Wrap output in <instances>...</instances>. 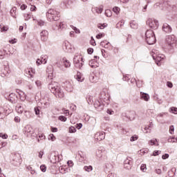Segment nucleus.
<instances>
[{
  "instance_id": "obj_1",
  "label": "nucleus",
  "mask_w": 177,
  "mask_h": 177,
  "mask_svg": "<svg viewBox=\"0 0 177 177\" xmlns=\"http://www.w3.org/2000/svg\"><path fill=\"white\" fill-rule=\"evenodd\" d=\"M48 89L55 95V96H56V97H59V99L64 97V92H63V90L60 88L59 83L52 82L48 84Z\"/></svg>"
},
{
  "instance_id": "obj_2",
  "label": "nucleus",
  "mask_w": 177,
  "mask_h": 177,
  "mask_svg": "<svg viewBox=\"0 0 177 177\" xmlns=\"http://www.w3.org/2000/svg\"><path fill=\"white\" fill-rule=\"evenodd\" d=\"M165 42L169 50H174L177 44L176 37L174 35H167L165 39Z\"/></svg>"
},
{
  "instance_id": "obj_3",
  "label": "nucleus",
  "mask_w": 177,
  "mask_h": 177,
  "mask_svg": "<svg viewBox=\"0 0 177 177\" xmlns=\"http://www.w3.org/2000/svg\"><path fill=\"white\" fill-rule=\"evenodd\" d=\"M46 17L50 21H52V20L57 21L59 17H60V13L54 9H49L46 12Z\"/></svg>"
},
{
  "instance_id": "obj_4",
  "label": "nucleus",
  "mask_w": 177,
  "mask_h": 177,
  "mask_svg": "<svg viewBox=\"0 0 177 177\" xmlns=\"http://www.w3.org/2000/svg\"><path fill=\"white\" fill-rule=\"evenodd\" d=\"M145 39L148 45H154L156 44V35L151 30H148L145 32Z\"/></svg>"
},
{
  "instance_id": "obj_5",
  "label": "nucleus",
  "mask_w": 177,
  "mask_h": 177,
  "mask_svg": "<svg viewBox=\"0 0 177 177\" xmlns=\"http://www.w3.org/2000/svg\"><path fill=\"white\" fill-rule=\"evenodd\" d=\"M152 57L153 60H155L156 64L158 66H161V64H160V62H162L164 59H165V55L162 54H159L158 51L153 50L151 53Z\"/></svg>"
},
{
  "instance_id": "obj_6",
  "label": "nucleus",
  "mask_w": 177,
  "mask_h": 177,
  "mask_svg": "<svg viewBox=\"0 0 177 177\" xmlns=\"http://www.w3.org/2000/svg\"><path fill=\"white\" fill-rule=\"evenodd\" d=\"M84 59L80 55H76L73 58V63L77 68H81L84 66Z\"/></svg>"
},
{
  "instance_id": "obj_7",
  "label": "nucleus",
  "mask_w": 177,
  "mask_h": 177,
  "mask_svg": "<svg viewBox=\"0 0 177 177\" xmlns=\"http://www.w3.org/2000/svg\"><path fill=\"white\" fill-rule=\"evenodd\" d=\"M147 24L150 27V28H152V30H157L158 28V21L153 19H149L147 21Z\"/></svg>"
},
{
  "instance_id": "obj_8",
  "label": "nucleus",
  "mask_w": 177,
  "mask_h": 177,
  "mask_svg": "<svg viewBox=\"0 0 177 177\" xmlns=\"http://www.w3.org/2000/svg\"><path fill=\"white\" fill-rule=\"evenodd\" d=\"M12 164L15 167H20V165L21 164V156H20L19 154H15Z\"/></svg>"
},
{
  "instance_id": "obj_9",
  "label": "nucleus",
  "mask_w": 177,
  "mask_h": 177,
  "mask_svg": "<svg viewBox=\"0 0 177 177\" xmlns=\"http://www.w3.org/2000/svg\"><path fill=\"white\" fill-rule=\"evenodd\" d=\"M124 167L126 169L132 168V158H127L124 162Z\"/></svg>"
},
{
  "instance_id": "obj_10",
  "label": "nucleus",
  "mask_w": 177,
  "mask_h": 177,
  "mask_svg": "<svg viewBox=\"0 0 177 177\" xmlns=\"http://www.w3.org/2000/svg\"><path fill=\"white\" fill-rule=\"evenodd\" d=\"M48 35H49V32H48V30H42L40 32L41 40L43 41V42L48 41Z\"/></svg>"
},
{
  "instance_id": "obj_11",
  "label": "nucleus",
  "mask_w": 177,
  "mask_h": 177,
  "mask_svg": "<svg viewBox=\"0 0 177 177\" xmlns=\"http://www.w3.org/2000/svg\"><path fill=\"white\" fill-rule=\"evenodd\" d=\"M104 138H106V134L103 132H97L95 135V139H97L99 142H100V140H103Z\"/></svg>"
},
{
  "instance_id": "obj_12",
  "label": "nucleus",
  "mask_w": 177,
  "mask_h": 177,
  "mask_svg": "<svg viewBox=\"0 0 177 177\" xmlns=\"http://www.w3.org/2000/svg\"><path fill=\"white\" fill-rule=\"evenodd\" d=\"M162 31L169 34V32H172V28L168 24L165 23L162 26Z\"/></svg>"
},
{
  "instance_id": "obj_13",
  "label": "nucleus",
  "mask_w": 177,
  "mask_h": 177,
  "mask_svg": "<svg viewBox=\"0 0 177 177\" xmlns=\"http://www.w3.org/2000/svg\"><path fill=\"white\" fill-rule=\"evenodd\" d=\"M24 132L26 135H32V127L26 125L24 129Z\"/></svg>"
},
{
  "instance_id": "obj_14",
  "label": "nucleus",
  "mask_w": 177,
  "mask_h": 177,
  "mask_svg": "<svg viewBox=\"0 0 177 177\" xmlns=\"http://www.w3.org/2000/svg\"><path fill=\"white\" fill-rule=\"evenodd\" d=\"M88 64L90 66H91L92 68H96L97 67H99V63H97V62L95 59L90 60Z\"/></svg>"
},
{
  "instance_id": "obj_15",
  "label": "nucleus",
  "mask_w": 177,
  "mask_h": 177,
  "mask_svg": "<svg viewBox=\"0 0 177 177\" xmlns=\"http://www.w3.org/2000/svg\"><path fill=\"white\" fill-rule=\"evenodd\" d=\"M140 95L141 99H142V100H145V102H149V100H150V95H149V94L141 92Z\"/></svg>"
},
{
  "instance_id": "obj_16",
  "label": "nucleus",
  "mask_w": 177,
  "mask_h": 177,
  "mask_svg": "<svg viewBox=\"0 0 177 177\" xmlns=\"http://www.w3.org/2000/svg\"><path fill=\"white\" fill-rule=\"evenodd\" d=\"M15 110L19 114H23V111H24V108H23L21 105L18 104L16 106Z\"/></svg>"
},
{
  "instance_id": "obj_17",
  "label": "nucleus",
  "mask_w": 177,
  "mask_h": 177,
  "mask_svg": "<svg viewBox=\"0 0 177 177\" xmlns=\"http://www.w3.org/2000/svg\"><path fill=\"white\" fill-rule=\"evenodd\" d=\"M95 156L97 160H100L103 157V152L100 149H97L95 152Z\"/></svg>"
},
{
  "instance_id": "obj_18",
  "label": "nucleus",
  "mask_w": 177,
  "mask_h": 177,
  "mask_svg": "<svg viewBox=\"0 0 177 177\" xmlns=\"http://www.w3.org/2000/svg\"><path fill=\"white\" fill-rule=\"evenodd\" d=\"M149 146H158L159 144H158V141L157 140V139H152V140H150L149 141Z\"/></svg>"
},
{
  "instance_id": "obj_19",
  "label": "nucleus",
  "mask_w": 177,
  "mask_h": 177,
  "mask_svg": "<svg viewBox=\"0 0 177 177\" xmlns=\"http://www.w3.org/2000/svg\"><path fill=\"white\" fill-rule=\"evenodd\" d=\"M66 89L68 92H73V85L70 82H66Z\"/></svg>"
},
{
  "instance_id": "obj_20",
  "label": "nucleus",
  "mask_w": 177,
  "mask_h": 177,
  "mask_svg": "<svg viewBox=\"0 0 177 177\" xmlns=\"http://www.w3.org/2000/svg\"><path fill=\"white\" fill-rule=\"evenodd\" d=\"M17 10V8L16 7H13L10 12L12 17H14V19H16V11Z\"/></svg>"
},
{
  "instance_id": "obj_21",
  "label": "nucleus",
  "mask_w": 177,
  "mask_h": 177,
  "mask_svg": "<svg viewBox=\"0 0 177 177\" xmlns=\"http://www.w3.org/2000/svg\"><path fill=\"white\" fill-rule=\"evenodd\" d=\"M40 60L41 61V64H46L48 60V55H41Z\"/></svg>"
},
{
  "instance_id": "obj_22",
  "label": "nucleus",
  "mask_w": 177,
  "mask_h": 177,
  "mask_svg": "<svg viewBox=\"0 0 177 177\" xmlns=\"http://www.w3.org/2000/svg\"><path fill=\"white\" fill-rule=\"evenodd\" d=\"M20 99L21 100H22V102H24V100H26V93H24V92L23 91H19L18 92Z\"/></svg>"
},
{
  "instance_id": "obj_23",
  "label": "nucleus",
  "mask_w": 177,
  "mask_h": 177,
  "mask_svg": "<svg viewBox=\"0 0 177 177\" xmlns=\"http://www.w3.org/2000/svg\"><path fill=\"white\" fill-rule=\"evenodd\" d=\"M35 73V71L32 68H30V69H27L26 71V73L28 75H30V77H32L33 74Z\"/></svg>"
},
{
  "instance_id": "obj_24",
  "label": "nucleus",
  "mask_w": 177,
  "mask_h": 177,
  "mask_svg": "<svg viewBox=\"0 0 177 177\" xmlns=\"http://www.w3.org/2000/svg\"><path fill=\"white\" fill-rule=\"evenodd\" d=\"M63 62H64V66L66 67V68H68V67L71 66V64H70V62L64 58L63 59Z\"/></svg>"
},
{
  "instance_id": "obj_25",
  "label": "nucleus",
  "mask_w": 177,
  "mask_h": 177,
  "mask_svg": "<svg viewBox=\"0 0 177 177\" xmlns=\"http://www.w3.org/2000/svg\"><path fill=\"white\" fill-rule=\"evenodd\" d=\"M76 80L79 82H82V81H84V78H83L82 75H81V73H77V74Z\"/></svg>"
},
{
  "instance_id": "obj_26",
  "label": "nucleus",
  "mask_w": 177,
  "mask_h": 177,
  "mask_svg": "<svg viewBox=\"0 0 177 177\" xmlns=\"http://www.w3.org/2000/svg\"><path fill=\"white\" fill-rule=\"evenodd\" d=\"M95 10L96 13L100 14L103 12V6H100L99 8H95Z\"/></svg>"
},
{
  "instance_id": "obj_27",
  "label": "nucleus",
  "mask_w": 177,
  "mask_h": 177,
  "mask_svg": "<svg viewBox=\"0 0 177 177\" xmlns=\"http://www.w3.org/2000/svg\"><path fill=\"white\" fill-rule=\"evenodd\" d=\"M130 26L134 29L138 28V23H136L135 21H133L130 23Z\"/></svg>"
},
{
  "instance_id": "obj_28",
  "label": "nucleus",
  "mask_w": 177,
  "mask_h": 177,
  "mask_svg": "<svg viewBox=\"0 0 177 177\" xmlns=\"http://www.w3.org/2000/svg\"><path fill=\"white\" fill-rule=\"evenodd\" d=\"M167 141L169 142V143H176L177 138L169 137Z\"/></svg>"
},
{
  "instance_id": "obj_29",
  "label": "nucleus",
  "mask_w": 177,
  "mask_h": 177,
  "mask_svg": "<svg viewBox=\"0 0 177 177\" xmlns=\"http://www.w3.org/2000/svg\"><path fill=\"white\" fill-rule=\"evenodd\" d=\"M120 10H121V9L118 7H114L113 8V12H114V13H115V15H119Z\"/></svg>"
},
{
  "instance_id": "obj_30",
  "label": "nucleus",
  "mask_w": 177,
  "mask_h": 177,
  "mask_svg": "<svg viewBox=\"0 0 177 177\" xmlns=\"http://www.w3.org/2000/svg\"><path fill=\"white\" fill-rule=\"evenodd\" d=\"M110 44L109 42H107L106 41H102L100 43L101 46H104V48H109L108 45Z\"/></svg>"
},
{
  "instance_id": "obj_31",
  "label": "nucleus",
  "mask_w": 177,
  "mask_h": 177,
  "mask_svg": "<svg viewBox=\"0 0 177 177\" xmlns=\"http://www.w3.org/2000/svg\"><path fill=\"white\" fill-rule=\"evenodd\" d=\"M124 26V20L122 19L119 23L116 24V28H121Z\"/></svg>"
},
{
  "instance_id": "obj_32",
  "label": "nucleus",
  "mask_w": 177,
  "mask_h": 177,
  "mask_svg": "<svg viewBox=\"0 0 177 177\" xmlns=\"http://www.w3.org/2000/svg\"><path fill=\"white\" fill-rule=\"evenodd\" d=\"M63 46L65 48V49L68 50L70 49V43L68 41H64L63 43Z\"/></svg>"
},
{
  "instance_id": "obj_33",
  "label": "nucleus",
  "mask_w": 177,
  "mask_h": 177,
  "mask_svg": "<svg viewBox=\"0 0 177 177\" xmlns=\"http://www.w3.org/2000/svg\"><path fill=\"white\" fill-rule=\"evenodd\" d=\"M26 118H30L31 117V113H30L29 111H24V113Z\"/></svg>"
},
{
  "instance_id": "obj_34",
  "label": "nucleus",
  "mask_w": 177,
  "mask_h": 177,
  "mask_svg": "<svg viewBox=\"0 0 177 177\" xmlns=\"http://www.w3.org/2000/svg\"><path fill=\"white\" fill-rule=\"evenodd\" d=\"M170 113H171L172 114H177V108L174 106L171 107Z\"/></svg>"
},
{
  "instance_id": "obj_35",
  "label": "nucleus",
  "mask_w": 177,
  "mask_h": 177,
  "mask_svg": "<svg viewBox=\"0 0 177 177\" xmlns=\"http://www.w3.org/2000/svg\"><path fill=\"white\" fill-rule=\"evenodd\" d=\"M140 169L142 172H146V171H147V167H146V164H142L140 167Z\"/></svg>"
},
{
  "instance_id": "obj_36",
  "label": "nucleus",
  "mask_w": 177,
  "mask_h": 177,
  "mask_svg": "<svg viewBox=\"0 0 177 177\" xmlns=\"http://www.w3.org/2000/svg\"><path fill=\"white\" fill-rule=\"evenodd\" d=\"M57 156H54L53 158H50V162H52L53 164H56V162H57Z\"/></svg>"
},
{
  "instance_id": "obj_37",
  "label": "nucleus",
  "mask_w": 177,
  "mask_h": 177,
  "mask_svg": "<svg viewBox=\"0 0 177 177\" xmlns=\"http://www.w3.org/2000/svg\"><path fill=\"white\" fill-rule=\"evenodd\" d=\"M84 169L86 170L87 172H91V171H92L93 168L92 167V166H85L84 167Z\"/></svg>"
},
{
  "instance_id": "obj_38",
  "label": "nucleus",
  "mask_w": 177,
  "mask_h": 177,
  "mask_svg": "<svg viewBox=\"0 0 177 177\" xmlns=\"http://www.w3.org/2000/svg\"><path fill=\"white\" fill-rule=\"evenodd\" d=\"M63 28H66V24H64V22H61L58 26V30H63Z\"/></svg>"
},
{
  "instance_id": "obj_39",
  "label": "nucleus",
  "mask_w": 177,
  "mask_h": 177,
  "mask_svg": "<svg viewBox=\"0 0 177 177\" xmlns=\"http://www.w3.org/2000/svg\"><path fill=\"white\" fill-rule=\"evenodd\" d=\"M75 132H77V129L74 127H69V133H75Z\"/></svg>"
},
{
  "instance_id": "obj_40",
  "label": "nucleus",
  "mask_w": 177,
  "mask_h": 177,
  "mask_svg": "<svg viewBox=\"0 0 177 177\" xmlns=\"http://www.w3.org/2000/svg\"><path fill=\"white\" fill-rule=\"evenodd\" d=\"M105 15L107 17H111V15H112V12H111V10H105Z\"/></svg>"
},
{
  "instance_id": "obj_41",
  "label": "nucleus",
  "mask_w": 177,
  "mask_h": 177,
  "mask_svg": "<svg viewBox=\"0 0 177 177\" xmlns=\"http://www.w3.org/2000/svg\"><path fill=\"white\" fill-rule=\"evenodd\" d=\"M37 24L38 26H39L40 27H42V26H45V21L39 19V20H37Z\"/></svg>"
},
{
  "instance_id": "obj_42",
  "label": "nucleus",
  "mask_w": 177,
  "mask_h": 177,
  "mask_svg": "<svg viewBox=\"0 0 177 177\" xmlns=\"http://www.w3.org/2000/svg\"><path fill=\"white\" fill-rule=\"evenodd\" d=\"M0 28L1 32L8 31V30H9V28H8V26H3L2 25H0Z\"/></svg>"
},
{
  "instance_id": "obj_43",
  "label": "nucleus",
  "mask_w": 177,
  "mask_h": 177,
  "mask_svg": "<svg viewBox=\"0 0 177 177\" xmlns=\"http://www.w3.org/2000/svg\"><path fill=\"white\" fill-rule=\"evenodd\" d=\"M58 120H59V121H63L64 122H66L67 121V118L61 115L58 118Z\"/></svg>"
},
{
  "instance_id": "obj_44",
  "label": "nucleus",
  "mask_w": 177,
  "mask_h": 177,
  "mask_svg": "<svg viewBox=\"0 0 177 177\" xmlns=\"http://www.w3.org/2000/svg\"><path fill=\"white\" fill-rule=\"evenodd\" d=\"M48 139H49V140H52V142H53V141L56 140V137H55V136L53 134H50Z\"/></svg>"
},
{
  "instance_id": "obj_45",
  "label": "nucleus",
  "mask_w": 177,
  "mask_h": 177,
  "mask_svg": "<svg viewBox=\"0 0 177 177\" xmlns=\"http://www.w3.org/2000/svg\"><path fill=\"white\" fill-rule=\"evenodd\" d=\"M174 131H175V127H174V125H171L169 127V133H171V135H172L174 133Z\"/></svg>"
},
{
  "instance_id": "obj_46",
  "label": "nucleus",
  "mask_w": 177,
  "mask_h": 177,
  "mask_svg": "<svg viewBox=\"0 0 177 177\" xmlns=\"http://www.w3.org/2000/svg\"><path fill=\"white\" fill-rule=\"evenodd\" d=\"M24 19H25L26 21L30 20V19H31V15H30V14H25L24 15Z\"/></svg>"
},
{
  "instance_id": "obj_47",
  "label": "nucleus",
  "mask_w": 177,
  "mask_h": 177,
  "mask_svg": "<svg viewBox=\"0 0 177 177\" xmlns=\"http://www.w3.org/2000/svg\"><path fill=\"white\" fill-rule=\"evenodd\" d=\"M90 44L91 45H93V46H95L96 45V41H95V39H93V37H91Z\"/></svg>"
},
{
  "instance_id": "obj_48",
  "label": "nucleus",
  "mask_w": 177,
  "mask_h": 177,
  "mask_svg": "<svg viewBox=\"0 0 177 177\" xmlns=\"http://www.w3.org/2000/svg\"><path fill=\"white\" fill-rule=\"evenodd\" d=\"M50 106V103H49V101H47L44 103V109H48Z\"/></svg>"
},
{
  "instance_id": "obj_49",
  "label": "nucleus",
  "mask_w": 177,
  "mask_h": 177,
  "mask_svg": "<svg viewBox=\"0 0 177 177\" xmlns=\"http://www.w3.org/2000/svg\"><path fill=\"white\" fill-rule=\"evenodd\" d=\"M72 28H73V30H74V31L76 34L81 33V31L80 30V29L77 28L76 27L73 26Z\"/></svg>"
},
{
  "instance_id": "obj_50",
  "label": "nucleus",
  "mask_w": 177,
  "mask_h": 177,
  "mask_svg": "<svg viewBox=\"0 0 177 177\" xmlns=\"http://www.w3.org/2000/svg\"><path fill=\"white\" fill-rule=\"evenodd\" d=\"M40 169L42 171V172H46V166L45 165H41L40 166Z\"/></svg>"
},
{
  "instance_id": "obj_51",
  "label": "nucleus",
  "mask_w": 177,
  "mask_h": 177,
  "mask_svg": "<svg viewBox=\"0 0 177 177\" xmlns=\"http://www.w3.org/2000/svg\"><path fill=\"white\" fill-rule=\"evenodd\" d=\"M0 138H2V139H8V135L0 133Z\"/></svg>"
},
{
  "instance_id": "obj_52",
  "label": "nucleus",
  "mask_w": 177,
  "mask_h": 177,
  "mask_svg": "<svg viewBox=\"0 0 177 177\" xmlns=\"http://www.w3.org/2000/svg\"><path fill=\"white\" fill-rule=\"evenodd\" d=\"M67 169L64 168V167H60L59 168V171L61 174H66V171Z\"/></svg>"
},
{
  "instance_id": "obj_53",
  "label": "nucleus",
  "mask_w": 177,
  "mask_h": 177,
  "mask_svg": "<svg viewBox=\"0 0 177 177\" xmlns=\"http://www.w3.org/2000/svg\"><path fill=\"white\" fill-rule=\"evenodd\" d=\"M30 10H31V12H35V10H37V7L34 5H31L30 6Z\"/></svg>"
},
{
  "instance_id": "obj_54",
  "label": "nucleus",
  "mask_w": 177,
  "mask_h": 177,
  "mask_svg": "<svg viewBox=\"0 0 177 177\" xmlns=\"http://www.w3.org/2000/svg\"><path fill=\"white\" fill-rule=\"evenodd\" d=\"M103 37H104V34H103V33L96 35L97 39H100L101 38H103Z\"/></svg>"
},
{
  "instance_id": "obj_55",
  "label": "nucleus",
  "mask_w": 177,
  "mask_h": 177,
  "mask_svg": "<svg viewBox=\"0 0 177 177\" xmlns=\"http://www.w3.org/2000/svg\"><path fill=\"white\" fill-rule=\"evenodd\" d=\"M159 154H161V151H154L153 152V156H158Z\"/></svg>"
},
{
  "instance_id": "obj_56",
  "label": "nucleus",
  "mask_w": 177,
  "mask_h": 177,
  "mask_svg": "<svg viewBox=\"0 0 177 177\" xmlns=\"http://www.w3.org/2000/svg\"><path fill=\"white\" fill-rule=\"evenodd\" d=\"M107 177H117V174H115V173H109Z\"/></svg>"
},
{
  "instance_id": "obj_57",
  "label": "nucleus",
  "mask_w": 177,
  "mask_h": 177,
  "mask_svg": "<svg viewBox=\"0 0 177 177\" xmlns=\"http://www.w3.org/2000/svg\"><path fill=\"white\" fill-rule=\"evenodd\" d=\"M169 157V154L165 153V155H163L162 156V160H167V158H168Z\"/></svg>"
},
{
  "instance_id": "obj_58",
  "label": "nucleus",
  "mask_w": 177,
  "mask_h": 177,
  "mask_svg": "<svg viewBox=\"0 0 177 177\" xmlns=\"http://www.w3.org/2000/svg\"><path fill=\"white\" fill-rule=\"evenodd\" d=\"M62 111L64 113V114H66V115H67V114H70V111L66 109H62Z\"/></svg>"
},
{
  "instance_id": "obj_59",
  "label": "nucleus",
  "mask_w": 177,
  "mask_h": 177,
  "mask_svg": "<svg viewBox=\"0 0 177 177\" xmlns=\"http://www.w3.org/2000/svg\"><path fill=\"white\" fill-rule=\"evenodd\" d=\"M167 85L168 88H172V86H174V85L172 84V82H167Z\"/></svg>"
},
{
  "instance_id": "obj_60",
  "label": "nucleus",
  "mask_w": 177,
  "mask_h": 177,
  "mask_svg": "<svg viewBox=\"0 0 177 177\" xmlns=\"http://www.w3.org/2000/svg\"><path fill=\"white\" fill-rule=\"evenodd\" d=\"M144 131H145V133H150V129L149 127H145Z\"/></svg>"
},
{
  "instance_id": "obj_61",
  "label": "nucleus",
  "mask_w": 177,
  "mask_h": 177,
  "mask_svg": "<svg viewBox=\"0 0 177 177\" xmlns=\"http://www.w3.org/2000/svg\"><path fill=\"white\" fill-rule=\"evenodd\" d=\"M87 52L89 55H92V53H93V48H88Z\"/></svg>"
},
{
  "instance_id": "obj_62",
  "label": "nucleus",
  "mask_w": 177,
  "mask_h": 177,
  "mask_svg": "<svg viewBox=\"0 0 177 177\" xmlns=\"http://www.w3.org/2000/svg\"><path fill=\"white\" fill-rule=\"evenodd\" d=\"M35 115H38V114H39V109L35 108Z\"/></svg>"
},
{
  "instance_id": "obj_63",
  "label": "nucleus",
  "mask_w": 177,
  "mask_h": 177,
  "mask_svg": "<svg viewBox=\"0 0 177 177\" xmlns=\"http://www.w3.org/2000/svg\"><path fill=\"white\" fill-rule=\"evenodd\" d=\"M41 59H37L36 64L37 66H40V64H42V63L41 62Z\"/></svg>"
},
{
  "instance_id": "obj_64",
  "label": "nucleus",
  "mask_w": 177,
  "mask_h": 177,
  "mask_svg": "<svg viewBox=\"0 0 177 177\" xmlns=\"http://www.w3.org/2000/svg\"><path fill=\"white\" fill-rule=\"evenodd\" d=\"M15 122H20V118L18 117V116H16L15 118Z\"/></svg>"
}]
</instances>
